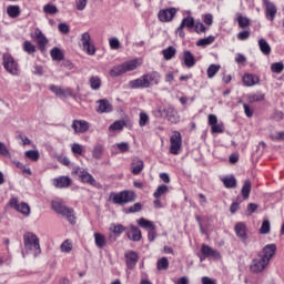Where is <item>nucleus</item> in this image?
I'll use <instances>...</instances> for the list:
<instances>
[{"mask_svg":"<svg viewBox=\"0 0 284 284\" xmlns=\"http://www.w3.org/2000/svg\"><path fill=\"white\" fill-rule=\"evenodd\" d=\"M276 254V244H268L263 247L262 255L260 258L253 260L251 264V272L254 274H258L265 270L267 265H270V261H272V257Z\"/></svg>","mask_w":284,"mask_h":284,"instance_id":"obj_1","label":"nucleus"},{"mask_svg":"<svg viewBox=\"0 0 284 284\" xmlns=\"http://www.w3.org/2000/svg\"><path fill=\"white\" fill-rule=\"evenodd\" d=\"M159 83H161V73H159V71H152L135 80H131L129 82V88L131 90H141L159 85Z\"/></svg>","mask_w":284,"mask_h":284,"instance_id":"obj_2","label":"nucleus"},{"mask_svg":"<svg viewBox=\"0 0 284 284\" xmlns=\"http://www.w3.org/2000/svg\"><path fill=\"white\" fill-rule=\"evenodd\" d=\"M24 250L32 252L33 256L41 254V244H39V237L32 232H26L23 234Z\"/></svg>","mask_w":284,"mask_h":284,"instance_id":"obj_3","label":"nucleus"},{"mask_svg":"<svg viewBox=\"0 0 284 284\" xmlns=\"http://www.w3.org/2000/svg\"><path fill=\"white\" fill-rule=\"evenodd\" d=\"M51 207L57 214H61V216H64L71 225H74L77 223V216H74V210L67 207L61 203L60 201H52Z\"/></svg>","mask_w":284,"mask_h":284,"instance_id":"obj_4","label":"nucleus"},{"mask_svg":"<svg viewBox=\"0 0 284 284\" xmlns=\"http://www.w3.org/2000/svg\"><path fill=\"white\" fill-rule=\"evenodd\" d=\"M2 65L4 70L12 77H19V62L10 53L2 55Z\"/></svg>","mask_w":284,"mask_h":284,"instance_id":"obj_5","label":"nucleus"},{"mask_svg":"<svg viewBox=\"0 0 284 284\" xmlns=\"http://www.w3.org/2000/svg\"><path fill=\"white\" fill-rule=\"evenodd\" d=\"M153 114L158 119H168L171 123H179V112H176V109L172 105H169L165 109L159 108L156 111H153Z\"/></svg>","mask_w":284,"mask_h":284,"instance_id":"obj_6","label":"nucleus"},{"mask_svg":"<svg viewBox=\"0 0 284 284\" xmlns=\"http://www.w3.org/2000/svg\"><path fill=\"white\" fill-rule=\"evenodd\" d=\"M110 199L115 205H125V203L135 201V195L132 191H121L119 193H111Z\"/></svg>","mask_w":284,"mask_h":284,"instance_id":"obj_7","label":"nucleus"},{"mask_svg":"<svg viewBox=\"0 0 284 284\" xmlns=\"http://www.w3.org/2000/svg\"><path fill=\"white\" fill-rule=\"evenodd\" d=\"M170 153L175 156L181 154V145H183V139L181 138V133L179 131L173 132L170 138Z\"/></svg>","mask_w":284,"mask_h":284,"instance_id":"obj_8","label":"nucleus"},{"mask_svg":"<svg viewBox=\"0 0 284 284\" xmlns=\"http://www.w3.org/2000/svg\"><path fill=\"white\" fill-rule=\"evenodd\" d=\"M74 174L79 175V179H81L82 183H88L89 185H92L93 187H101V184L97 182L94 176L92 174L88 173V171L83 170L82 168H75Z\"/></svg>","mask_w":284,"mask_h":284,"instance_id":"obj_9","label":"nucleus"},{"mask_svg":"<svg viewBox=\"0 0 284 284\" xmlns=\"http://www.w3.org/2000/svg\"><path fill=\"white\" fill-rule=\"evenodd\" d=\"M176 12H179V10L174 7L161 9L158 13V19L162 23H170V21H173L174 17H176Z\"/></svg>","mask_w":284,"mask_h":284,"instance_id":"obj_10","label":"nucleus"},{"mask_svg":"<svg viewBox=\"0 0 284 284\" xmlns=\"http://www.w3.org/2000/svg\"><path fill=\"white\" fill-rule=\"evenodd\" d=\"M10 205L11 207H13V210H17V212H20V214H23L24 216H30V205H28V203L26 202L19 203L17 199H12L10 201Z\"/></svg>","mask_w":284,"mask_h":284,"instance_id":"obj_11","label":"nucleus"},{"mask_svg":"<svg viewBox=\"0 0 284 284\" xmlns=\"http://www.w3.org/2000/svg\"><path fill=\"white\" fill-rule=\"evenodd\" d=\"M235 234L236 236L244 243V245H247V225H245L244 222H239L235 224Z\"/></svg>","mask_w":284,"mask_h":284,"instance_id":"obj_12","label":"nucleus"},{"mask_svg":"<svg viewBox=\"0 0 284 284\" xmlns=\"http://www.w3.org/2000/svg\"><path fill=\"white\" fill-rule=\"evenodd\" d=\"M71 128H73L75 134H84L90 130V123L85 120H73Z\"/></svg>","mask_w":284,"mask_h":284,"instance_id":"obj_13","label":"nucleus"},{"mask_svg":"<svg viewBox=\"0 0 284 284\" xmlns=\"http://www.w3.org/2000/svg\"><path fill=\"white\" fill-rule=\"evenodd\" d=\"M180 60L182 61L183 65L185 68H194L196 65V58H194V54L190 52V50H185L180 57Z\"/></svg>","mask_w":284,"mask_h":284,"instance_id":"obj_14","label":"nucleus"},{"mask_svg":"<svg viewBox=\"0 0 284 284\" xmlns=\"http://www.w3.org/2000/svg\"><path fill=\"white\" fill-rule=\"evenodd\" d=\"M32 38L34 39L36 43H38L40 50H44L45 45H48V38H45V34H43L41 29L37 28L32 34Z\"/></svg>","mask_w":284,"mask_h":284,"instance_id":"obj_15","label":"nucleus"},{"mask_svg":"<svg viewBox=\"0 0 284 284\" xmlns=\"http://www.w3.org/2000/svg\"><path fill=\"white\" fill-rule=\"evenodd\" d=\"M264 6H265L266 19H268V21H274L277 12L276 4H274L270 0H264Z\"/></svg>","mask_w":284,"mask_h":284,"instance_id":"obj_16","label":"nucleus"},{"mask_svg":"<svg viewBox=\"0 0 284 284\" xmlns=\"http://www.w3.org/2000/svg\"><path fill=\"white\" fill-rule=\"evenodd\" d=\"M98 104L97 112H99V114H109V112L113 110L112 103L105 99L99 100Z\"/></svg>","mask_w":284,"mask_h":284,"instance_id":"obj_17","label":"nucleus"},{"mask_svg":"<svg viewBox=\"0 0 284 284\" xmlns=\"http://www.w3.org/2000/svg\"><path fill=\"white\" fill-rule=\"evenodd\" d=\"M124 256H125V261H126V267L129 270H132L133 267L136 266V263H139V255L134 251L125 253Z\"/></svg>","mask_w":284,"mask_h":284,"instance_id":"obj_18","label":"nucleus"},{"mask_svg":"<svg viewBox=\"0 0 284 284\" xmlns=\"http://www.w3.org/2000/svg\"><path fill=\"white\" fill-rule=\"evenodd\" d=\"M242 81L246 88H253V85H257L260 79L258 75L245 73L242 78Z\"/></svg>","mask_w":284,"mask_h":284,"instance_id":"obj_19","label":"nucleus"},{"mask_svg":"<svg viewBox=\"0 0 284 284\" xmlns=\"http://www.w3.org/2000/svg\"><path fill=\"white\" fill-rule=\"evenodd\" d=\"M71 183L72 180H70L69 176H60L53 180L54 187H59L60 190H63L64 187H70Z\"/></svg>","mask_w":284,"mask_h":284,"instance_id":"obj_20","label":"nucleus"},{"mask_svg":"<svg viewBox=\"0 0 284 284\" xmlns=\"http://www.w3.org/2000/svg\"><path fill=\"white\" fill-rule=\"evenodd\" d=\"M201 253L207 257V256H212L213 258H221V253H219V251L210 247L209 245L206 244H203L201 246Z\"/></svg>","mask_w":284,"mask_h":284,"instance_id":"obj_21","label":"nucleus"},{"mask_svg":"<svg viewBox=\"0 0 284 284\" xmlns=\"http://www.w3.org/2000/svg\"><path fill=\"white\" fill-rule=\"evenodd\" d=\"M142 63L143 61L141 59H134L122 63V65L124 68V72H132L133 70H136V68H139Z\"/></svg>","mask_w":284,"mask_h":284,"instance_id":"obj_22","label":"nucleus"},{"mask_svg":"<svg viewBox=\"0 0 284 284\" xmlns=\"http://www.w3.org/2000/svg\"><path fill=\"white\" fill-rule=\"evenodd\" d=\"M143 160L141 159H134L131 163V172L134 175H139L141 174V172H143Z\"/></svg>","mask_w":284,"mask_h":284,"instance_id":"obj_23","label":"nucleus"},{"mask_svg":"<svg viewBox=\"0 0 284 284\" xmlns=\"http://www.w3.org/2000/svg\"><path fill=\"white\" fill-rule=\"evenodd\" d=\"M126 236L130 239V241H141V230L134 225H131Z\"/></svg>","mask_w":284,"mask_h":284,"instance_id":"obj_24","label":"nucleus"},{"mask_svg":"<svg viewBox=\"0 0 284 284\" xmlns=\"http://www.w3.org/2000/svg\"><path fill=\"white\" fill-rule=\"evenodd\" d=\"M93 237H94L95 245L100 250H103V247H105V245H108V239H105V235H103L101 233H94Z\"/></svg>","mask_w":284,"mask_h":284,"instance_id":"obj_25","label":"nucleus"},{"mask_svg":"<svg viewBox=\"0 0 284 284\" xmlns=\"http://www.w3.org/2000/svg\"><path fill=\"white\" fill-rule=\"evenodd\" d=\"M222 183L224 187L232 190L236 187V178H234V175H226L222 178Z\"/></svg>","mask_w":284,"mask_h":284,"instance_id":"obj_26","label":"nucleus"},{"mask_svg":"<svg viewBox=\"0 0 284 284\" xmlns=\"http://www.w3.org/2000/svg\"><path fill=\"white\" fill-rule=\"evenodd\" d=\"M258 48L261 52L264 53L266 57L272 53V47H270V43H267V40L263 38L258 40Z\"/></svg>","mask_w":284,"mask_h":284,"instance_id":"obj_27","label":"nucleus"},{"mask_svg":"<svg viewBox=\"0 0 284 284\" xmlns=\"http://www.w3.org/2000/svg\"><path fill=\"white\" fill-rule=\"evenodd\" d=\"M49 90H51L55 97H68V94H70L69 90H64L61 87L54 84H51Z\"/></svg>","mask_w":284,"mask_h":284,"instance_id":"obj_28","label":"nucleus"},{"mask_svg":"<svg viewBox=\"0 0 284 284\" xmlns=\"http://www.w3.org/2000/svg\"><path fill=\"white\" fill-rule=\"evenodd\" d=\"M7 14L11 19H17L21 14V8L19 6H9L7 8Z\"/></svg>","mask_w":284,"mask_h":284,"instance_id":"obj_29","label":"nucleus"},{"mask_svg":"<svg viewBox=\"0 0 284 284\" xmlns=\"http://www.w3.org/2000/svg\"><path fill=\"white\" fill-rule=\"evenodd\" d=\"M264 100H265V94L263 92L251 93L247 95L248 103H258V101H264Z\"/></svg>","mask_w":284,"mask_h":284,"instance_id":"obj_30","label":"nucleus"},{"mask_svg":"<svg viewBox=\"0 0 284 284\" xmlns=\"http://www.w3.org/2000/svg\"><path fill=\"white\" fill-rule=\"evenodd\" d=\"M103 152H105V146H103V144H97L92 151L93 159H103Z\"/></svg>","mask_w":284,"mask_h":284,"instance_id":"obj_31","label":"nucleus"},{"mask_svg":"<svg viewBox=\"0 0 284 284\" xmlns=\"http://www.w3.org/2000/svg\"><path fill=\"white\" fill-rule=\"evenodd\" d=\"M252 192V182L250 180H246L242 186V196L244 200L250 199V193Z\"/></svg>","mask_w":284,"mask_h":284,"instance_id":"obj_32","label":"nucleus"},{"mask_svg":"<svg viewBox=\"0 0 284 284\" xmlns=\"http://www.w3.org/2000/svg\"><path fill=\"white\" fill-rule=\"evenodd\" d=\"M125 128V120H116L109 126V132H119Z\"/></svg>","mask_w":284,"mask_h":284,"instance_id":"obj_33","label":"nucleus"},{"mask_svg":"<svg viewBox=\"0 0 284 284\" xmlns=\"http://www.w3.org/2000/svg\"><path fill=\"white\" fill-rule=\"evenodd\" d=\"M194 17L192 16H187L185 18L182 19L181 21V28H187V30H192V28H194Z\"/></svg>","mask_w":284,"mask_h":284,"instance_id":"obj_34","label":"nucleus"},{"mask_svg":"<svg viewBox=\"0 0 284 284\" xmlns=\"http://www.w3.org/2000/svg\"><path fill=\"white\" fill-rule=\"evenodd\" d=\"M138 225L143 227V230H152L155 227L154 222L150 220H145V217H141L138 220Z\"/></svg>","mask_w":284,"mask_h":284,"instance_id":"obj_35","label":"nucleus"},{"mask_svg":"<svg viewBox=\"0 0 284 284\" xmlns=\"http://www.w3.org/2000/svg\"><path fill=\"white\" fill-rule=\"evenodd\" d=\"M91 90H99L101 88V78L99 75H92L89 79Z\"/></svg>","mask_w":284,"mask_h":284,"instance_id":"obj_36","label":"nucleus"},{"mask_svg":"<svg viewBox=\"0 0 284 284\" xmlns=\"http://www.w3.org/2000/svg\"><path fill=\"white\" fill-rule=\"evenodd\" d=\"M168 192H170V189L168 187V185L162 184L158 186V189L153 193V196L154 199H161V196H163V194H168Z\"/></svg>","mask_w":284,"mask_h":284,"instance_id":"obj_37","label":"nucleus"},{"mask_svg":"<svg viewBox=\"0 0 284 284\" xmlns=\"http://www.w3.org/2000/svg\"><path fill=\"white\" fill-rule=\"evenodd\" d=\"M219 70H221V65L219 64H211L207 68V78L209 79H214V77H216V74H219Z\"/></svg>","mask_w":284,"mask_h":284,"instance_id":"obj_38","label":"nucleus"},{"mask_svg":"<svg viewBox=\"0 0 284 284\" xmlns=\"http://www.w3.org/2000/svg\"><path fill=\"white\" fill-rule=\"evenodd\" d=\"M176 54V48L168 47L163 50V57L166 61H170Z\"/></svg>","mask_w":284,"mask_h":284,"instance_id":"obj_39","label":"nucleus"},{"mask_svg":"<svg viewBox=\"0 0 284 284\" xmlns=\"http://www.w3.org/2000/svg\"><path fill=\"white\" fill-rule=\"evenodd\" d=\"M121 74H125L123 64L116 65L110 70V77H121Z\"/></svg>","mask_w":284,"mask_h":284,"instance_id":"obj_40","label":"nucleus"},{"mask_svg":"<svg viewBox=\"0 0 284 284\" xmlns=\"http://www.w3.org/2000/svg\"><path fill=\"white\" fill-rule=\"evenodd\" d=\"M212 43H214V37L213 36H209L206 38L200 39L196 42V45L205 48V45H212Z\"/></svg>","mask_w":284,"mask_h":284,"instance_id":"obj_41","label":"nucleus"},{"mask_svg":"<svg viewBox=\"0 0 284 284\" xmlns=\"http://www.w3.org/2000/svg\"><path fill=\"white\" fill-rule=\"evenodd\" d=\"M51 58L53 61H63V53L61 52V49L59 48H53L50 52Z\"/></svg>","mask_w":284,"mask_h":284,"instance_id":"obj_42","label":"nucleus"},{"mask_svg":"<svg viewBox=\"0 0 284 284\" xmlns=\"http://www.w3.org/2000/svg\"><path fill=\"white\" fill-rule=\"evenodd\" d=\"M225 131V126L223 125V122H217L215 124H212L211 125V132L213 134H221Z\"/></svg>","mask_w":284,"mask_h":284,"instance_id":"obj_43","label":"nucleus"},{"mask_svg":"<svg viewBox=\"0 0 284 284\" xmlns=\"http://www.w3.org/2000/svg\"><path fill=\"white\" fill-rule=\"evenodd\" d=\"M237 23L240 28H247L250 26V18L243 17V14H237Z\"/></svg>","mask_w":284,"mask_h":284,"instance_id":"obj_44","label":"nucleus"},{"mask_svg":"<svg viewBox=\"0 0 284 284\" xmlns=\"http://www.w3.org/2000/svg\"><path fill=\"white\" fill-rule=\"evenodd\" d=\"M156 267H158L159 271L168 270L170 267V261H168V257H161L158 261Z\"/></svg>","mask_w":284,"mask_h":284,"instance_id":"obj_45","label":"nucleus"},{"mask_svg":"<svg viewBox=\"0 0 284 284\" xmlns=\"http://www.w3.org/2000/svg\"><path fill=\"white\" fill-rule=\"evenodd\" d=\"M284 70L283 62H274L271 64V72H274L275 74H281Z\"/></svg>","mask_w":284,"mask_h":284,"instance_id":"obj_46","label":"nucleus"},{"mask_svg":"<svg viewBox=\"0 0 284 284\" xmlns=\"http://www.w3.org/2000/svg\"><path fill=\"white\" fill-rule=\"evenodd\" d=\"M150 123V115L145 112H140V120H139V125L140 128H145L146 124Z\"/></svg>","mask_w":284,"mask_h":284,"instance_id":"obj_47","label":"nucleus"},{"mask_svg":"<svg viewBox=\"0 0 284 284\" xmlns=\"http://www.w3.org/2000/svg\"><path fill=\"white\" fill-rule=\"evenodd\" d=\"M23 50L28 54H34V52H37V47H34V44H32V42H30V41H24Z\"/></svg>","mask_w":284,"mask_h":284,"instance_id":"obj_48","label":"nucleus"},{"mask_svg":"<svg viewBox=\"0 0 284 284\" xmlns=\"http://www.w3.org/2000/svg\"><path fill=\"white\" fill-rule=\"evenodd\" d=\"M24 156L27 159H30V161H37L40 156L39 151L38 150H29L24 152Z\"/></svg>","mask_w":284,"mask_h":284,"instance_id":"obj_49","label":"nucleus"},{"mask_svg":"<svg viewBox=\"0 0 284 284\" xmlns=\"http://www.w3.org/2000/svg\"><path fill=\"white\" fill-rule=\"evenodd\" d=\"M111 231L113 232V234L121 236V234H123V232H125V226H123V224H112Z\"/></svg>","mask_w":284,"mask_h":284,"instance_id":"obj_50","label":"nucleus"},{"mask_svg":"<svg viewBox=\"0 0 284 284\" xmlns=\"http://www.w3.org/2000/svg\"><path fill=\"white\" fill-rule=\"evenodd\" d=\"M0 156H6L7 159H10L12 154L10 153V150L8 146H6V143L0 141Z\"/></svg>","mask_w":284,"mask_h":284,"instance_id":"obj_51","label":"nucleus"},{"mask_svg":"<svg viewBox=\"0 0 284 284\" xmlns=\"http://www.w3.org/2000/svg\"><path fill=\"white\" fill-rule=\"evenodd\" d=\"M83 50L87 54H89V57H94V54L97 53V49L94 48V44L89 43V44H84Z\"/></svg>","mask_w":284,"mask_h":284,"instance_id":"obj_52","label":"nucleus"},{"mask_svg":"<svg viewBox=\"0 0 284 284\" xmlns=\"http://www.w3.org/2000/svg\"><path fill=\"white\" fill-rule=\"evenodd\" d=\"M43 12H45V14H57V12H59V9H57V6L54 4H45L43 7Z\"/></svg>","mask_w":284,"mask_h":284,"instance_id":"obj_53","label":"nucleus"},{"mask_svg":"<svg viewBox=\"0 0 284 284\" xmlns=\"http://www.w3.org/2000/svg\"><path fill=\"white\" fill-rule=\"evenodd\" d=\"M143 206L141 205V203H135L131 207L125 210V214H134L136 212H141Z\"/></svg>","mask_w":284,"mask_h":284,"instance_id":"obj_54","label":"nucleus"},{"mask_svg":"<svg viewBox=\"0 0 284 284\" xmlns=\"http://www.w3.org/2000/svg\"><path fill=\"white\" fill-rule=\"evenodd\" d=\"M115 146L122 154H125V152H130V144L128 142H120L116 143Z\"/></svg>","mask_w":284,"mask_h":284,"instance_id":"obj_55","label":"nucleus"},{"mask_svg":"<svg viewBox=\"0 0 284 284\" xmlns=\"http://www.w3.org/2000/svg\"><path fill=\"white\" fill-rule=\"evenodd\" d=\"M109 45L111 50H119L121 48V42L119 41V38H111L109 40Z\"/></svg>","mask_w":284,"mask_h":284,"instance_id":"obj_56","label":"nucleus"},{"mask_svg":"<svg viewBox=\"0 0 284 284\" xmlns=\"http://www.w3.org/2000/svg\"><path fill=\"white\" fill-rule=\"evenodd\" d=\"M271 225L267 220H264L260 229V234H270Z\"/></svg>","mask_w":284,"mask_h":284,"instance_id":"obj_57","label":"nucleus"},{"mask_svg":"<svg viewBox=\"0 0 284 284\" xmlns=\"http://www.w3.org/2000/svg\"><path fill=\"white\" fill-rule=\"evenodd\" d=\"M243 109L247 119H252V116H254V109L251 108L247 103H243Z\"/></svg>","mask_w":284,"mask_h":284,"instance_id":"obj_58","label":"nucleus"},{"mask_svg":"<svg viewBox=\"0 0 284 284\" xmlns=\"http://www.w3.org/2000/svg\"><path fill=\"white\" fill-rule=\"evenodd\" d=\"M91 40H92V38L90 37V32H84V33H82V36H81V43H82V47L92 43Z\"/></svg>","mask_w":284,"mask_h":284,"instance_id":"obj_59","label":"nucleus"},{"mask_svg":"<svg viewBox=\"0 0 284 284\" xmlns=\"http://www.w3.org/2000/svg\"><path fill=\"white\" fill-rule=\"evenodd\" d=\"M193 28H195V32L197 34H201L207 30V28H205V24H203V22H194Z\"/></svg>","mask_w":284,"mask_h":284,"instance_id":"obj_60","label":"nucleus"},{"mask_svg":"<svg viewBox=\"0 0 284 284\" xmlns=\"http://www.w3.org/2000/svg\"><path fill=\"white\" fill-rule=\"evenodd\" d=\"M71 152L73 154H83V145L79 143H73L71 148Z\"/></svg>","mask_w":284,"mask_h":284,"instance_id":"obj_61","label":"nucleus"},{"mask_svg":"<svg viewBox=\"0 0 284 284\" xmlns=\"http://www.w3.org/2000/svg\"><path fill=\"white\" fill-rule=\"evenodd\" d=\"M61 251L62 252H72V243H70L68 240H65L62 244H61Z\"/></svg>","mask_w":284,"mask_h":284,"instance_id":"obj_62","label":"nucleus"},{"mask_svg":"<svg viewBox=\"0 0 284 284\" xmlns=\"http://www.w3.org/2000/svg\"><path fill=\"white\" fill-rule=\"evenodd\" d=\"M58 29L62 34H68L70 32V26H68V23H60Z\"/></svg>","mask_w":284,"mask_h":284,"instance_id":"obj_63","label":"nucleus"},{"mask_svg":"<svg viewBox=\"0 0 284 284\" xmlns=\"http://www.w3.org/2000/svg\"><path fill=\"white\" fill-rule=\"evenodd\" d=\"M239 41H247L250 39V31H242L237 34Z\"/></svg>","mask_w":284,"mask_h":284,"instance_id":"obj_64","label":"nucleus"}]
</instances>
